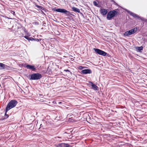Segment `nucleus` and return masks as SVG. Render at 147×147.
Here are the masks:
<instances>
[{
  "instance_id": "nucleus-26",
  "label": "nucleus",
  "mask_w": 147,
  "mask_h": 147,
  "mask_svg": "<svg viewBox=\"0 0 147 147\" xmlns=\"http://www.w3.org/2000/svg\"><path fill=\"white\" fill-rule=\"evenodd\" d=\"M64 71L67 72V71H69V70L68 69H65Z\"/></svg>"
},
{
  "instance_id": "nucleus-20",
  "label": "nucleus",
  "mask_w": 147,
  "mask_h": 147,
  "mask_svg": "<svg viewBox=\"0 0 147 147\" xmlns=\"http://www.w3.org/2000/svg\"><path fill=\"white\" fill-rule=\"evenodd\" d=\"M24 37L26 39L28 40H29V39H30V38H29L28 36H24Z\"/></svg>"
},
{
  "instance_id": "nucleus-14",
  "label": "nucleus",
  "mask_w": 147,
  "mask_h": 147,
  "mask_svg": "<svg viewBox=\"0 0 147 147\" xmlns=\"http://www.w3.org/2000/svg\"><path fill=\"white\" fill-rule=\"evenodd\" d=\"M66 144L61 143L59 144L58 145H57V147H65V146Z\"/></svg>"
},
{
  "instance_id": "nucleus-16",
  "label": "nucleus",
  "mask_w": 147,
  "mask_h": 147,
  "mask_svg": "<svg viewBox=\"0 0 147 147\" xmlns=\"http://www.w3.org/2000/svg\"><path fill=\"white\" fill-rule=\"evenodd\" d=\"M35 7H37L39 9H42L43 10H44V8H43L42 6L38 5L36 4H35Z\"/></svg>"
},
{
  "instance_id": "nucleus-22",
  "label": "nucleus",
  "mask_w": 147,
  "mask_h": 147,
  "mask_svg": "<svg viewBox=\"0 0 147 147\" xmlns=\"http://www.w3.org/2000/svg\"><path fill=\"white\" fill-rule=\"evenodd\" d=\"M32 24H35V25L38 24V23L37 22H33Z\"/></svg>"
},
{
  "instance_id": "nucleus-21",
  "label": "nucleus",
  "mask_w": 147,
  "mask_h": 147,
  "mask_svg": "<svg viewBox=\"0 0 147 147\" xmlns=\"http://www.w3.org/2000/svg\"><path fill=\"white\" fill-rule=\"evenodd\" d=\"M30 38V39H29V40H35V39H34L32 38V37H30V38Z\"/></svg>"
},
{
  "instance_id": "nucleus-19",
  "label": "nucleus",
  "mask_w": 147,
  "mask_h": 147,
  "mask_svg": "<svg viewBox=\"0 0 147 147\" xmlns=\"http://www.w3.org/2000/svg\"><path fill=\"white\" fill-rule=\"evenodd\" d=\"M84 68V67L82 66H80L78 67V68L80 70Z\"/></svg>"
},
{
  "instance_id": "nucleus-25",
  "label": "nucleus",
  "mask_w": 147,
  "mask_h": 147,
  "mask_svg": "<svg viewBox=\"0 0 147 147\" xmlns=\"http://www.w3.org/2000/svg\"><path fill=\"white\" fill-rule=\"evenodd\" d=\"M35 41H37L38 42L39 41L41 40V39H35Z\"/></svg>"
},
{
  "instance_id": "nucleus-28",
  "label": "nucleus",
  "mask_w": 147,
  "mask_h": 147,
  "mask_svg": "<svg viewBox=\"0 0 147 147\" xmlns=\"http://www.w3.org/2000/svg\"><path fill=\"white\" fill-rule=\"evenodd\" d=\"M41 125H42V124H41L40 125V127H41Z\"/></svg>"
},
{
  "instance_id": "nucleus-13",
  "label": "nucleus",
  "mask_w": 147,
  "mask_h": 147,
  "mask_svg": "<svg viewBox=\"0 0 147 147\" xmlns=\"http://www.w3.org/2000/svg\"><path fill=\"white\" fill-rule=\"evenodd\" d=\"M5 66H6L7 65L3 63H0V69H4L5 68Z\"/></svg>"
},
{
  "instance_id": "nucleus-1",
  "label": "nucleus",
  "mask_w": 147,
  "mask_h": 147,
  "mask_svg": "<svg viewBox=\"0 0 147 147\" xmlns=\"http://www.w3.org/2000/svg\"><path fill=\"white\" fill-rule=\"evenodd\" d=\"M117 10L118 9H116L109 11L107 15V19L109 20H110L113 18L116 15H118L119 12H118Z\"/></svg>"
},
{
  "instance_id": "nucleus-8",
  "label": "nucleus",
  "mask_w": 147,
  "mask_h": 147,
  "mask_svg": "<svg viewBox=\"0 0 147 147\" xmlns=\"http://www.w3.org/2000/svg\"><path fill=\"white\" fill-rule=\"evenodd\" d=\"M92 73L91 70L90 69H85L81 71V73L84 74H90Z\"/></svg>"
},
{
  "instance_id": "nucleus-27",
  "label": "nucleus",
  "mask_w": 147,
  "mask_h": 147,
  "mask_svg": "<svg viewBox=\"0 0 147 147\" xmlns=\"http://www.w3.org/2000/svg\"><path fill=\"white\" fill-rule=\"evenodd\" d=\"M59 104H60V103H61V102H59Z\"/></svg>"
},
{
  "instance_id": "nucleus-15",
  "label": "nucleus",
  "mask_w": 147,
  "mask_h": 147,
  "mask_svg": "<svg viewBox=\"0 0 147 147\" xmlns=\"http://www.w3.org/2000/svg\"><path fill=\"white\" fill-rule=\"evenodd\" d=\"M136 49L138 50V51H140L142 50L143 49V47L142 46L141 47H136Z\"/></svg>"
},
{
  "instance_id": "nucleus-17",
  "label": "nucleus",
  "mask_w": 147,
  "mask_h": 147,
  "mask_svg": "<svg viewBox=\"0 0 147 147\" xmlns=\"http://www.w3.org/2000/svg\"><path fill=\"white\" fill-rule=\"evenodd\" d=\"M68 121L69 122H74L75 121L72 118V117L69 118V119H68Z\"/></svg>"
},
{
  "instance_id": "nucleus-18",
  "label": "nucleus",
  "mask_w": 147,
  "mask_h": 147,
  "mask_svg": "<svg viewBox=\"0 0 147 147\" xmlns=\"http://www.w3.org/2000/svg\"><path fill=\"white\" fill-rule=\"evenodd\" d=\"M93 4L96 6H97L98 5V3L96 1H94L93 2Z\"/></svg>"
},
{
  "instance_id": "nucleus-2",
  "label": "nucleus",
  "mask_w": 147,
  "mask_h": 147,
  "mask_svg": "<svg viewBox=\"0 0 147 147\" xmlns=\"http://www.w3.org/2000/svg\"><path fill=\"white\" fill-rule=\"evenodd\" d=\"M17 103L18 102L16 100H11L7 104L6 108V111H8L11 109L15 107Z\"/></svg>"
},
{
  "instance_id": "nucleus-3",
  "label": "nucleus",
  "mask_w": 147,
  "mask_h": 147,
  "mask_svg": "<svg viewBox=\"0 0 147 147\" xmlns=\"http://www.w3.org/2000/svg\"><path fill=\"white\" fill-rule=\"evenodd\" d=\"M42 77L41 74L39 73H33L30 75L29 79L30 80H38Z\"/></svg>"
},
{
  "instance_id": "nucleus-11",
  "label": "nucleus",
  "mask_w": 147,
  "mask_h": 147,
  "mask_svg": "<svg viewBox=\"0 0 147 147\" xmlns=\"http://www.w3.org/2000/svg\"><path fill=\"white\" fill-rule=\"evenodd\" d=\"M71 8L72 10L75 12L78 13H80V11L79 10V9L75 7H72Z\"/></svg>"
},
{
  "instance_id": "nucleus-7",
  "label": "nucleus",
  "mask_w": 147,
  "mask_h": 147,
  "mask_svg": "<svg viewBox=\"0 0 147 147\" xmlns=\"http://www.w3.org/2000/svg\"><path fill=\"white\" fill-rule=\"evenodd\" d=\"M25 65H26V66H24V67L27 68L28 69H30L33 71H35L36 70V68L34 65H27L26 64H25Z\"/></svg>"
},
{
  "instance_id": "nucleus-12",
  "label": "nucleus",
  "mask_w": 147,
  "mask_h": 147,
  "mask_svg": "<svg viewBox=\"0 0 147 147\" xmlns=\"http://www.w3.org/2000/svg\"><path fill=\"white\" fill-rule=\"evenodd\" d=\"M129 13L131 16H132L135 18L139 17L138 16V15L131 12H130Z\"/></svg>"
},
{
  "instance_id": "nucleus-9",
  "label": "nucleus",
  "mask_w": 147,
  "mask_h": 147,
  "mask_svg": "<svg viewBox=\"0 0 147 147\" xmlns=\"http://www.w3.org/2000/svg\"><path fill=\"white\" fill-rule=\"evenodd\" d=\"M100 12L101 13L103 16L106 15L107 13V10L104 9H100Z\"/></svg>"
},
{
  "instance_id": "nucleus-5",
  "label": "nucleus",
  "mask_w": 147,
  "mask_h": 147,
  "mask_svg": "<svg viewBox=\"0 0 147 147\" xmlns=\"http://www.w3.org/2000/svg\"><path fill=\"white\" fill-rule=\"evenodd\" d=\"M137 28H134L131 29L129 31H126L124 33L125 36H128L131 35L132 34H133L137 31Z\"/></svg>"
},
{
  "instance_id": "nucleus-6",
  "label": "nucleus",
  "mask_w": 147,
  "mask_h": 147,
  "mask_svg": "<svg viewBox=\"0 0 147 147\" xmlns=\"http://www.w3.org/2000/svg\"><path fill=\"white\" fill-rule=\"evenodd\" d=\"M93 50L95 51L96 53L104 56H106L107 54V53L105 51L98 49L94 48Z\"/></svg>"
},
{
  "instance_id": "nucleus-10",
  "label": "nucleus",
  "mask_w": 147,
  "mask_h": 147,
  "mask_svg": "<svg viewBox=\"0 0 147 147\" xmlns=\"http://www.w3.org/2000/svg\"><path fill=\"white\" fill-rule=\"evenodd\" d=\"M90 83L91 85L92 88L95 90H97L98 87L96 85L93 84L92 82H90Z\"/></svg>"
},
{
  "instance_id": "nucleus-23",
  "label": "nucleus",
  "mask_w": 147,
  "mask_h": 147,
  "mask_svg": "<svg viewBox=\"0 0 147 147\" xmlns=\"http://www.w3.org/2000/svg\"><path fill=\"white\" fill-rule=\"evenodd\" d=\"M11 13L13 14V15H15V12L13 11H11Z\"/></svg>"
},
{
  "instance_id": "nucleus-4",
  "label": "nucleus",
  "mask_w": 147,
  "mask_h": 147,
  "mask_svg": "<svg viewBox=\"0 0 147 147\" xmlns=\"http://www.w3.org/2000/svg\"><path fill=\"white\" fill-rule=\"evenodd\" d=\"M54 11H57L58 12L64 13L67 16H69L70 14V12L69 11H67L66 9L58 8L57 9L54 8L53 9Z\"/></svg>"
},
{
  "instance_id": "nucleus-24",
  "label": "nucleus",
  "mask_w": 147,
  "mask_h": 147,
  "mask_svg": "<svg viewBox=\"0 0 147 147\" xmlns=\"http://www.w3.org/2000/svg\"><path fill=\"white\" fill-rule=\"evenodd\" d=\"M5 115H6L5 118V119L7 118L8 117L9 115H7L6 113H5Z\"/></svg>"
},
{
  "instance_id": "nucleus-29",
  "label": "nucleus",
  "mask_w": 147,
  "mask_h": 147,
  "mask_svg": "<svg viewBox=\"0 0 147 147\" xmlns=\"http://www.w3.org/2000/svg\"><path fill=\"white\" fill-rule=\"evenodd\" d=\"M111 0V1H113V0Z\"/></svg>"
}]
</instances>
